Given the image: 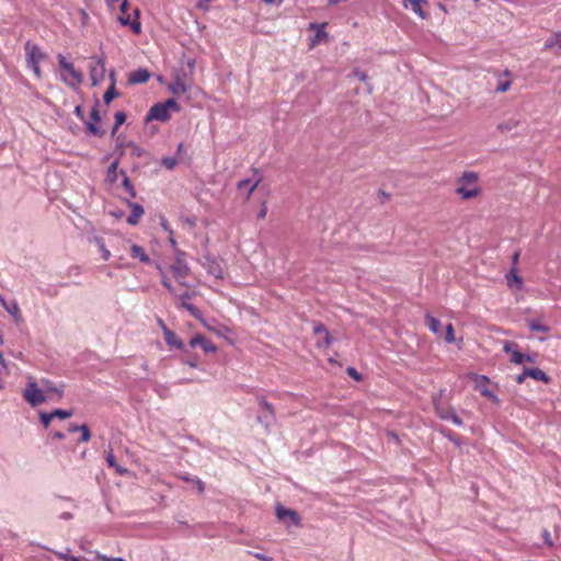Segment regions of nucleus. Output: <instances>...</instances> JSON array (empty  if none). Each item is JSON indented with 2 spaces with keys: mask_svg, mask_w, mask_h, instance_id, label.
<instances>
[{
  "mask_svg": "<svg viewBox=\"0 0 561 561\" xmlns=\"http://www.w3.org/2000/svg\"><path fill=\"white\" fill-rule=\"evenodd\" d=\"M479 176L473 171H466L457 179L456 194L460 195L462 199H471L481 193L478 186Z\"/></svg>",
  "mask_w": 561,
  "mask_h": 561,
  "instance_id": "obj_1",
  "label": "nucleus"
},
{
  "mask_svg": "<svg viewBox=\"0 0 561 561\" xmlns=\"http://www.w3.org/2000/svg\"><path fill=\"white\" fill-rule=\"evenodd\" d=\"M174 251V262L170 271L181 286L188 287L185 278L190 275L191 268L186 262V253L180 249Z\"/></svg>",
  "mask_w": 561,
  "mask_h": 561,
  "instance_id": "obj_2",
  "label": "nucleus"
},
{
  "mask_svg": "<svg viewBox=\"0 0 561 561\" xmlns=\"http://www.w3.org/2000/svg\"><path fill=\"white\" fill-rule=\"evenodd\" d=\"M23 398L33 408L47 401L44 388H41L32 376L27 377L26 387L23 390Z\"/></svg>",
  "mask_w": 561,
  "mask_h": 561,
  "instance_id": "obj_3",
  "label": "nucleus"
},
{
  "mask_svg": "<svg viewBox=\"0 0 561 561\" xmlns=\"http://www.w3.org/2000/svg\"><path fill=\"white\" fill-rule=\"evenodd\" d=\"M90 70V79L92 85H98L103 81L105 76V56L102 54L101 56H92L89 65Z\"/></svg>",
  "mask_w": 561,
  "mask_h": 561,
  "instance_id": "obj_4",
  "label": "nucleus"
},
{
  "mask_svg": "<svg viewBox=\"0 0 561 561\" xmlns=\"http://www.w3.org/2000/svg\"><path fill=\"white\" fill-rule=\"evenodd\" d=\"M253 176L250 179H243L237 183V188L240 192H245V199L249 201L251 195L262 182V175L256 168H252Z\"/></svg>",
  "mask_w": 561,
  "mask_h": 561,
  "instance_id": "obj_5",
  "label": "nucleus"
},
{
  "mask_svg": "<svg viewBox=\"0 0 561 561\" xmlns=\"http://www.w3.org/2000/svg\"><path fill=\"white\" fill-rule=\"evenodd\" d=\"M443 392L444 391L442 390L438 396L433 397V404H434V408H435V411H436L437 415L442 420H449V421H451L456 426H462V424H463L462 420L456 414L454 409L444 410L439 405V399L442 398Z\"/></svg>",
  "mask_w": 561,
  "mask_h": 561,
  "instance_id": "obj_6",
  "label": "nucleus"
},
{
  "mask_svg": "<svg viewBox=\"0 0 561 561\" xmlns=\"http://www.w3.org/2000/svg\"><path fill=\"white\" fill-rule=\"evenodd\" d=\"M100 101L96 100L94 106L91 108L90 117L91 121H84V125L89 134L98 137H102L104 135V130L99 128L96 124L101 121L100 112H99Z\"/></svg>",
  "mask_w": 561,
  "mask_h": 561,
  "instance_id": "obj_7",
  "label": "nucleus"
},
{
  "mask_svg": "<svg viewBox=\"0 0 561 561\" xmlns=\"http://www.w3.org/2000/svg\"><path fill=\"white\" fill-rule=\"evenodd\" d=\"M276 516L280 522H284L287 527L295 525H300V516L294 510L286 508L283 505L276 506Z\"/></svg>",
  "mask_w": 561,
  "mask_h": 561,
  "instance_id": "obj_8",
  "label": "nucleus"
},
{
  "mask_svg": "<svg viewBox=\"0 0 561 561\" xmlns=\"http://www.w3.org/2000/svg\"><path fill=\"white\" fill-rule=\"evenodd\" d=\"M24 48H25V53H26L27 66H35L36 64H39L45 58V54L42 51L39 46L36 44L26 42Z\"/></svg>",
  "mask_w": 561,
  "mask_h": 561,
  "instance_id": "obj_9",
  "label": "nucleus"
},
{
  "mask_svg": "<svg viewBox=\"0 0 561 561\" xmlns=\"http://www.w3.org/2000/svg\"><path fill=\"white\" fill-rule=\"evenodd\" d=\"M171 117L170 112L163 106L161 102L156 103L146 115V121L167 122Z\"/></svg>",
  "mask_w": 561,
  "mask_h": 561,
  "instance_id": "obj_10",
  "label": "nucleus"
},
{
  "mask_svg": "<svg viewBox=\"0 0 561 561\" xmlns=\"http://www.w3.org/2000/svg\"><path fill=\"white\" fill-rule=\"evenodd\" d=\"M204 263H203V266L207 270V273L211 276H214L215 278H222L224 276V271H222V267H221V264L215 259V257H211L210 255H205L204 256Z\"/></svg>",
  "mask_w": 561,
  "mask_h": 561,
  "instance_id": "obj_11",
  "label": "nucleus"
},
{
  "mask_svg": "<svg viewBox=\"0 0 561 561\" xmlns=\"http://www.w3.org/2000/svg\"><path fill=\"white\" fill-rule=\"evenodd\" d=\"M261 408L265 411L264 415L257 416V421L268 427V425L275 420V412L273 405L267 402L264 398L259 401Z\"/></svg>",
  "mask_w": 561,
  "mask_h": 561,
  "instance_id": "obj_12",
  "label": "nucleus"
},
{
  "mask_svg": "<svg viewBox=\"0 0 561 561\" xmlns=\"http://www.w3.org/2000/svg\"><path fill=\"white\" fill-rule=\"evenodd\" d=\"M0 304L4 308V310L12 316L15 323L22 322L20 307L16 300L7 301L5 298L2 295H0Z\"/></svg>",
  "mask_w": 561,
  "mask_h": 561,
  "instance_id": "obj_13",
  "label": "nucleus"
},
{
  "mask_svg": "<svg viewBox=\"0 0 561 561\" xmlns=\"http://www.w3.org/2000/svg\"><path fill=\"white\" fill-rule=\"evenodd\" d=\"M190 346H201L205 353H215L217 351V346L202 334H197L192 337L190 341Z\"/></svg>",
  "mask_w": 561,
  "mask_h": 561,
  "instance_id": "obj_14",
  "label": "nucleus"
},
{
  "mask_svg": "<svg viewBox=\"0 0 561 561\" xmlns=\"http://www.w3.org/2000/svg\"><path fill=\"white\" fill-rule=\"evenodd\" d=\"M58 64L62 70L67 71L77 81V83H81L83 81L82 73L76 70L73 65L69 62L65 56L58 55Z\"/></svg>",
  "mask_w": 561,
  "mask_h": 561,
  "instance_id": "obj_15",
  "label": "nucleus"
},
{
  "mask_svg": "<svg viewBox=\"0 0 561 561\" xmlns=\"http://www.w3.org/2000/svg\"><path fill=\"white\" fill-rule=\"evenodd\" d=\"M41 385L44 388L45 392L48 394H55L58 397V399H60L64 396V391H65L64 383L56 385L54 381L44 378L41 380Z\"/></svg>",
  "mask_w": 561,
  "mask_h": 561,
  "instance_id": "obj_16",
  "label": "nucleus"
},
{
  "mask_svg": "<svg viewBox=\"0 0 561 561\" xmlns=\"http://www.w3.org/2000/svg\"><path fill=\"white\" fill-rule=\"evenodd\" d=\"M516 346L515 343L513 342H505L504 346H503V351L506 353V354H511V362L516 364V365H520L525 362V354H523L522 352H519L518 350H515L514 347Z\"/></svg>",
  "mask_w": 561,
  "mask_h": 561,
  "instance_id": "obj_17",
  "label": "nucleus"
},
{
  "mask_svg": "<svg viewBox=\"0 0 561 561\" xmlns=\"http://www.w3.org/2000/svg\"><path fill=\"white\" fill-rule=\"evenodd\" d=\"M163 336H164V341L165 343L170 346V347H175L178 350H181L183 352H186L185 350V346L183 344V342L178 337V335L172 331L170 330L169 328H163Z\"/></svg>",
  "mask_w": 561,
  "mask_h": 561,
  "instance_id": "obj_18",
  "label": "nucleus"
},
{
  "mask_svg": "<svg viewBox=\"0 0 561 561\" xmlns=\"http://www.w3.org/2000/svg\"><path fill=\"white\" fill-rule=\"evenodd\" d=\"M150 72L146 68H139L133 71L128 78V83L140 84L146 83L150 79Z\"/></svg>",
  "mask_w": 561,
  "mask_h": 561,
  "instance_id": "obj_19",
  "label": "nucleus"
},
{
  "mask_svg": "<svg viewBox=\"0 0 561 561\" xmlns=\"http://www.w3.org/2000/svg\"><path fill=\"white\" fill-rule=\"evenodd\" d=\"M129 207L131 208L130 215L127 217L126 221L135 226L138 224L140 217L144 215L145 210L140 204L128 202Z\"/></svg>",
  "mask_w": 561,
  "mask_h": 561,
  "instance_id": "obj_20",
  "label": "nucleus"
},
{
  "mask_svg": "<svg viewBox=\"0 0 561 561\" xmlns=\"http://www.w3.org/2000/svg\"><path fill=\"white\" fill-rule=\"evenodd\" d=\"M524 376L530 377L537 381H542L545 383H548L550 381L548 375L537 367L524 368Z\"/></svg>",
  "mask_w": 561,
  "mask_h": 561,
  "instance_id": "obj_21",
  "label": "nucleus"
},
{
  "mask_svg": "<svg viewBox=\"0 0 561 561\" xmlns=\"http://www.w3.org/2000/svg\"><path fill=\"white\" fill-rule=\"evenodd\" d=\"M110 77L112 79V83L108 87V89L105 91L103 95V101L108 105L115 98L119 95L118 91L116 90V82H115V72L114 70H111Z\"/></svg>",
  "mask_w": 561,
  "mask_h": 561,
  "instance_id": "obj_22",
  "label": "nucleus"
},
{
  "mask_svg": "<svg viewBox=\"0 0 561 561\" xmlns=\"http://www.w3.org/2000/svg\"><path fill=\"white\" fill-rule=\"evenodd\" d=\"M130 255L134 257V259H138L140 262L142 263H146V264H149L151 263V260L150 257L146 254L145 250L142 247L138 245V244H131L130 247Z\"/></svg>",
  "mask_w": 561,
  "mask_h": 561,
  "instance_id": "obj_23",
  "label": "nucleus"
},
{
  "mask_svg": "<svg viewBox=\"0 0 561 561\" xmlns=\"http://www.w3.org/2000/svg\"><path fill=\"white\" fill-rule=\"evenodd\" d=\"M160 225H161L162 229L165 232H168V237H169L168 240H169V243L172 247V249L173 250H178L179 248H178V242H176V240L174 238V232H173L172 228L170 227V224L167 220V218L161 217L160 218Z\"/></svg>",
  "mask_w": 561,
  "mask_h": 561,
  "instance_id": "obj_24",
  "label": "nucleus"
},
{
  "mask_svg": "<svg viewBox=\"0 0 561 561\" xmlns=\"http://www.w3.org/2000/svg\"><path fill=\"white\" fill-rule=\"evenodd\" d=\"M168 89L172 94L180 95L185 93L188 88L182 79L176 77V79L169 84Z\"/></svg>",
  "mask_w": 561,
  "mask_h": 561,
  "instance_id": "obj_25",
  "label": "nucleus"
},
{
  "mask_svg": "<svg viewBox=\"0 0 561 561\" xmlns=\"http://www.w3.org/2000/svg\"><path fill=\"white\" fill-rule=\"evenodd\" d=\"M506 278L510 287L522 289L523 279L517 275V267H512L510 274L506 275Z\"/></svg>",
  "mask_w": 561,
  "mask_h": 561,
  "instance_id": "obj_26",
  "label": "nucleus"
},
{
  "mask_svg": "<svg viewBox=\"0 0 561 561\" xmlns=\"http://www.w3.org/2000/svg\"><path fill=\"white\" fill-rule=\"evenodd\" d=\"M179 308H183V309L187 310L192 317H194L196 320H198L205 324L203 313L194 305H192L187 301H182L179 305Z\"/></svg>",
  "mask_w": 561,
  "mask_h": 561,
  "instance_id": "obj_27",
  "label": "nucleus"
},
{
  "mask_svg": "<svg viewBox=\"0 0 561 561\" xmlns=\"http://www.w3.org/2000/svg\"><path fill=\"white\" fill-rule=\"evenodd\" d=\"M118 19H119V22L122 25L130 26L133 32L136 34L140 33L141 25H140L138 18L130 20V18L128 15L127 16L121 15Z\"/></svg>",
  "mask_w": 561,
  "mask_h": 561,
  "instance_id": "obj_28",
  "label": "nucleus"
},
{
  "mask_svg": "<svg viewBox=\"0 0 561 561\" xmlns=\"http://www.w3.org/2000/svg\"><path fill=\"white\" fill-rule=\"evenodd\" d=\"M93 242L95 243L99 251L101 252L102 259L104 261H108L111 257V252L106 248V243H105L104 239L102 237L95 236V237H93Z\"/></svg>",
  "mask_w": 561,
  "mask_h": 561,
  "instance_id": "obj_29",
  "label": "nucleus"
},
{
  "mask_svg": "<svg viewBox=\"0 0 561 561\" xmlns=\"http://www.w3.org/2000/svg\"><path fill=\"white\" fill-rule=\"evenodd\" d=\"M118 159H115L106 171V181L111 184L115 183L118 178L117 169H118Z\"/></svg>",
  "mask_w": 561,
  "mask_h": 561,
  "instance_id": "obj_30",
  "label": "nucleus"
},
{
  "mask_svg": "<svg viewBox=\"0 0 561 561\" xmlns=\"http://www.w3.org/2000/svg\"><path fill=\"white\" fill-rule=\"evenodd\" d=\"M313 333L316 335L322 334L325 335V344H332L333 337L331 336L330 332L325 328V325L321 322H317L313 324Z\"/></svg>",
  "mask_w": 561,
  "mask_h": 561,
  "instance_id": "obj_31",
  "label": "nucleus"
},
{
  "mask_svg": "<svg viewBox=\"0 0 561 561\" xmlns=\"http://www.w3.org/2000/svg\"><path fill=\"white\" fill-rule=\"evenodd\" d=\"M106 462H107L108 467L114 468L116 470V472L119 474H124L127 472V469H125L124 467L119 466L116 462V459H115V456H114L112 449H110L106 454Z\"/></svg>",
  "mask_w": 561,
  "mask_h": 561,
  "instance_id": "obj_32",
  "label": "nucleus"
},
{
  "mask_svg": "<svg viewBox=\"0 0 561 561\" xmlns=\"http://www.w3.org/2000/svg\"><path fill=\"white\" fill-rule=\"evenodd\" d=\"M412 11L417 14L421 19H426V13L422 9V3H427V0H409Z\"/></svg>",
  "mask_w": 561,
  "mask_h": 561,
  "instance_id": "obj_33",
  "label": "nucleus"
},
{
  "mask_svg": "<svg viewBox=\"0 0 561 561\" xmlns=\"http://www.w3.org/2000/svg\"><path fill=\"white\" fill-rule=\"evenodd\" d=\"M157 268L161 275L162 285L169 290L171 295H176V288L172 285L163 268L160 265H158Z\"/></svg>",
  "mask_w": 561,
  "mask_h": 561,
  "instance_id": "obj_34",
  "label": "nucleus"
},
{
  "mask_svg": "<svg viewBox=\"0 0 561 561\" xmlns=\"http://www.w3.org/2000/svg\"><path fill=\"white\" fill-rule=\"evenodd\" d=\"M119 174L123 176V181H122L123 187L125 188V191L128 193V195L131 198H135L136 197V191H135L130 180L126 175L125 170H121Z\"/></svg>",
  "mask_w": 561,
  "mask_h": 561,
  "instance_id": "obj_35",
  "label": "nucleus"
},
{
  "mask_svg": "<svg viewBox=\"0 0 561 561\" xmlns=\"http://www.w3.org/2000/svg\"><path fill=\"white\" fill-rule=\"evenodd\" d=\"M527 323H528V328L531 331H537V332H541V333H548L550 331V328L548 325L541 323L539 319L529 320Z\"/></svg>",
  "mask_w": 561,
  "mask_h": 561,
  "instance_id": "obj_36",
  "label": "nucleus"
},
{
  "mask_svg": "<svg viewBox=\"0 0 561 561\" xmlns=\"http://www.w3.org/2000/svg\"><path fill=\"white\" fill-rule=\"evenodd\" d=\"M552 47H558L561 49V33L553 34L545 43V49H550Z\"/></svg>",
  "mask_w": 561,
  "mask_h": 561,
  "instance_id": "obj_37",
  "label": "nucleus"
},
{
  "mask_svg": "<svg viewBox=\"0 0 561 561\" xmlns=\"http://www.w3.org/2000/svg\"><path fill=\"white\" fill-rule=\"evenodd\" d=\"M519 125L517 119H510L507 122H502L497 125V130L501 133L510 131L516 128Z\"/></svg>",
  "mask_w": 561,
  "mask_h": 561,
  "instance_id": "obj_38",
  "label": "nucleus"
},
{
  "mask_svg": "<svg viewBox=\"0 0 561 561\" xmlns=\"http://www.w3.org/2000/svg\"><path fill=\"white\" fill-rule=\"evenodd\" d=\"M426 319H427L428 329L433 333L438 334L439 333V329H440V321L438 319L434 318V317H431V316H427Z\"/></svg>",
  "mask_w": 561,
  "mask_h": 561,
  "instance_id": "obj_39",
  "label": "nucleus"
},
{
  "mask_svg": "<svg viewBox=\"0 0 561 561\" xmlns=\"http://www.w3.org/2000/svg\"><path fill=\"white\" fill-rule=\"evenodd\" d=\"M56 556L64 561H90L87 558H79V557L70 556L69 549H67V552H56Z\"/></svg>",
  "mask_w": 561,
  "mask_h": 561,
  "instance_id": "obj_40",
  "label": "nucleus"
},
{
  "mask_svg": "<svg viewBox=\"0 0 561 561\" xmlns=\"http://www.w3.org/2000/svg\"><path fill=\"white\" fill-rule=\"evenodd\" d=\"M324 26H325V23H323V24L311 23L310 24V28L317 31L316 39H320L321 37L328 36L327 32L324 31Z\"/></svg>",
  "mask_w": 561,
  "mask_h": 561,
  "instance_id": "obj_41",
  "label": "nucleus"
},
{
  "mask_svg": "<svg viewBox=\"0 0 561 561\" xmlns=\"http://www.w3.org/2000/svg\"><path fill=\"white\" fill-rule=\"evenodd\" d=\"M38 416H39L41 423L43 424V426L45 428H48L51 420L55 419L51 412H44V411L39 412Z\"/></svg>",
  "mask_w": 561,
  "mask_h": 561,
  "instance_id": "obj_42",
  "label": "nucleus"
},
{
  "mask_svg": "<svg viewBox=\"0 0 561 561\" xmlns=\"http://www.w3.org/2000/svg\"><path fill=\"white\" fill-rule=\"evenodd\" d=\"M163 104V106L170 112V111H173V112H180L181 110V106L180 104L174 100V99H168L167 101L164 102H161Z\"/></svg>",
  "mask_w": 561,
  "mask_h": 561,
  "instance_id": "obj_43",
  "label": "nucleus"
},
{
  "mask_svg": "<svg viewBox=\"0 0 561 561\" xmlns=\"http://www.w3.org/2000/svg\"><path fill=\"white\" fill-rule=\"evenodd\" d=\"M51 413H53L54 417L65 420V419L72 416L73 411L72 410L55 409L54 411H51Z\"/></svg>",
  "mask_w": 561,
  "mask_h": 561,
  "instance_id": "obj_44",
  "label": "nucleus"
},
{
  "mask_svg": "<svg viewBox=\"0 0 561 561\" xmlns=\"http://www.w3.org/2000/svg\"><path fill=\"white\" fill-rule=\"evenodd\" d=\"M126 147L130 148L131 154L137 158H140L145 153V150L133 141L127 142Z\"/></svg>",
  "mask_w": 561,
  "mask_h": 561,
  "instance_id": "obj_45",
  "label": "nucleus"
},
{
  "mask_svg": "<svg viewBox=\"0 0 561 561\" xmlns=\"http://www.w3.org/2000/svg\"><path fill=\"white\" fill-rule=\"evenodd\" d=\"M161 164L164 165L168 170H173L178 164V159L174 157H163L161 159Z\"/></svg>",
  "mask_w": 561,
  "mask_h": 561,
  "instance_id": "obj_46",
  "label": "nucleus"
},
{
  "mask_svg": "<svg viewBox=\"0 0 561 561\" xmlns=\"http://www.w3.org/2000/svg\"><path fill=\"white\" fill-rule=\"evenodd\" d=\"M80 432H81V437H80L79 442L80 443L89 442L91 438V433H90L89 427L85 424H82V425H80Z\"/></svg>",
  "mask_w": 561,
  "mask_h": 561,
  "instance_id": "obj_47",
  "label": "nucleus"
},
{
  "mask_svg": "<svg viewBox=\"0 0 561 561\" xmlns=\"http://www.w3.org/2000/svg\"><path fill=\"white\" fill-rule=\"evenodd\" d=\"M194 295H195V293H194V291H190L188 289H186V290H184V291H182V293H179V291L176 290V295H173V296H174V297H176V298H179V299L181 300V302H182V301H186L187 299L193 298V297H194Z\"/></svg>",
  "mask_w": 561,
  "mask_h": 561,
  "instance_id": "obj_48",
  "label": "nucleus"
},
{
  "mask_svg": "<svg viewBox=\"0 0 561 561\" xmlns=\"http://www.w3.org/2000/svg\"><path fill=\"white\" fill-rule=\"evenodd\" d=\"M445 340L447 343H453L455 341L454 327L451 323H448L446 327Z\"/></svg>",
  "mask_w": 561,
  "mask_h": 561,
  "instance_id": "obj_49",
  "label": "nucleus"
},
{
  "mask_svg": "<svg viewBox=\"0 0 561 561\" xmlns=\"http://www.w3.org/2000/svg\"><path fill=\"white\" fill-rule=\"evenodd\" d=\"M541 537L547 547H549V548L553 547V541H552L551 535L548 529H546V528L542 529Z\"/></svg>",
  "mask_w": 561,
  "mask_h": 561,
  "instance_id": "obj_50",
  "label": "nucleus"
},
{
  "mask_svg": "<svg viewBox=\"0 0 561 561\" xmlns=\"http://www.w3.org/2000/svg\"><path fill=\"white\" fill-rule=\"evenodd\" d=\"M124 145L123 144H116L114 150H113V154L116 156L115 159H118V163L121 162L123 156H124Z\"/></svg>",
  "mask_w": 561,
  "mask_h": 561,
  "instance_id": "obj_51",
  "label": "nucleus"
},
{
  "mask_svg": "<svg viewBox=\"0 0 561 561\" xmlns=\"http://www.w3.org/2000/svg\"><path fill=\"white\" fill-rule=\"evenodd\" d=\"M350 377H352L356 381L362 380V375L352 366L347 367L346 369Z\"/></svg>",
  "mask_w": 561,
  "mask_h": 561,
  "instance_id": "obj_52",
  "label": "nucleus"
},
{
  "mask_svg": "<svg viewBox=\"0 0 561 561\" xmlns=\"http://www.w3.org/2000/svg\"><path fill=\"white\" fill-rule=\"evenodd\" d=\"M126 121V114L122 111L117 112L115 114V125L116 127H119L121 125H123Z\"/></svg>",
  "mask_w": 561,
  "mask_h": 561,
  "instance_id": "obj_53",
  "label": "nucleus"
},
{
  "mask_svg": "<svg viewBox=\"0 0 561 561\" xmlns=\"http://www.w3.org/2000/svg\"><path fill=\"white\" fill-rule=\"evenodd\" d=\"M512 82L510 80L500 82L495 89L496 92H506L511 88Z\"/></svg>",
  "mask_w": 561,
  "mask_h": 561,
  "instance_id": "obj_54",
  "label": "nucleus"
},
{
  "mask_svg": "<svg viewBox=\"0 0 561 561\" xmlns=\"http://www.w3.org/2000/svg\"><path fill=\"white\" fill-rule=\"evenodd\" d=\"M353 76L355 78H357L359 81H363V82H365L368 79L367 73L362 71V70H359V69H354L353 70Z\"/></svg>",
  "mask_w": 561,
  "mask_h": 561,
  "instance_id": "obj_55",
  "label": "nucleus"
},
{
  "mask_svg": "<svg viewBox=\"0 0 561 561\" xmlns=\"http://www.w3.org/2000/svg\"><path fill=\"white\" fill-rule=\"evenodd\" d=\"M96 558L101 561H125L123 558L121 557H117V558H114V557H108L106 554H102V553H98L96 554Z\"/></svg>",
  "mask_w": 561,
  "mask_h": 561,
  "instance_id": "obj_56",
  "label": "nucleus"
},
{
  "mask_svg": "<svg viewBox=\"0 0 561 561\" xmlns=\"http://www.w3.org/2000/svg\"><path fill=\"white\" fill-rule=\"evenodd\" d=\"M249 553L252 554L257 560H261V561H274L272 557H268V556H266L264 553H261V552H249Z\"/></svg>",
  "mask_w": 561,
  "mask_h": 561,
  "instance_id": "obj_57",
  "label": "nucleus"
},
{
  "mask_svg": "<svg viewBox=\"0 0 561 561\" xmlns=\"http://www.w3.org/2000/svg\"><path fill=\"white\" fill-rule=\"evenodd\" d=\"M442 433L445 437H447L449 440H451L455 445L458 446L460 444L459 440L454 437V433L451 431L443 430Z\"/></svg>",
  "mask_w": 561,
  "mask_h": 561,
  "instance_id": "obj_58",
  "label": "nucleus"
},
{
  "mask_svg": "<svg viewBox=\"0 0 561 561\" xmlns=\"http://www.w3.org/2000/svg\"><path fill=\"white\" fill-rule=\"evenodd\" d=\"M194 483L199 493H203L205 491V483L199 478L195 477Z\"/></svg>",
  "mask_w": 561,
  "mask_h": 561,
  "instance_id": "obj_59",
  "label": "nucleus"
},
{
  "mask_svg": "<svg viewBox=\"0 0 561 561\" xmlns=\"http://www.w3.org/2000/svg\"><path fill=\"white\" fill-rule=\"evenodd\" d=\"M30 69H32V71L34 72L35 77L36 78H41L42 77V70L39 68V64H36L35 66H27Z\"/></svg>",
  "mask_w": 561,
  "mask_h": 561,
  "instance_id": "obj_60",
  "label": "nucleus"
},
{
  "mask_svg": "<svg viewBox=\"0 0 561 561\" xmlns=\"http://www.w3.org/2000/svg\"><path fill=\"white\" fill-rule=\"evenodd\" d=\"M75 115H76L78 118H80V119L84 121L83 108H82V106H81V105H77V106L75 107Z\"/></svg>",
  "mask_w": 561,
  "mask_h": 561,
  "instance_id": "obj_61",
  "label": "nucleus"
},
{
  "mask_svg": "<svg viewBox=\"0 0 561 561\" xmlns=\"http://www.w3.org/2000/svg\"><path fill=\"white\" fill-rule=\"evenodd\" d=\"M183 363L193 368H196L198 366L197 359L195 357L184 359Z\"/></svg>",
  "mask_w": 561,
  "mask_h": 561,
  "instance_id": "obj_62",
  "label": "nucleus"
},
{
  "mask_svg": "<svg viewBox=\"0 0 561 561\" xmlns=\"http://www.w3.org/2000/svg\"><path fill=\"white\" fill-rule=\"evenodd\" d=\"M266 214H267V207H266V204L263 203L262 208L260 209V211L257 214V218L264 219L266 217Z\"/></svg>",
  "mask_w": 561,
  "mask_h": 561,
  "instance_id": "obj_63",
  "label": "nucleus"
},
{
  "mask_svg": "<svg viewBox=\"0 0 561 561\" xmlns=\"http://www.w3.org/2000/svg\"><path fill=\"white\" fill-rule=\"evenodd\" d=\"M316 346L319 348H321V347L328 348L331 346V344H325V335H323L322 340L317 341Z\"/></svg>",
  "mask_w": 561,
  "mask_h": 561,
  "instance_id": "obj_64",
  "label": "nucleus"
}]
</instances>
